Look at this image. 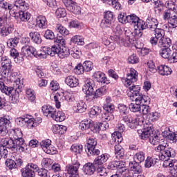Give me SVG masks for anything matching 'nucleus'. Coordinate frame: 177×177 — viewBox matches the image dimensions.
I'll list each match as a JSON object with an SVG mask.
<instances>
[{"instance_id": "1", "label": "nucleus", "mask_w": 177, "mask_h": 177, "mask_svg": "<svg viewBox=\"0 0 177 177\" xmlns=\"http://www.w3.org/2000/svg\"><path fill=\"white\" fill-rule=\"evenodd\" d=\"M136 81H138V72L136 70L131 68L130 73L127 74V77L124 81L125 86H129L127 91V96L130 97L132 102L136 103H140V102L150 103V98L140 93V86L132 84L133 82H136Z\"/></svg>"}, {"instance_id": "2", "label": "nucleus", "mask_w": 177, "mask_h": 177, "mask_svg": "<svg viewBox=\"0 0 177 177\" xmlns=\"http://www.w3.org/2000/svg\"><path fill=\"white\" fill-rule=\"evenodd\" d=\"M156 151H160L159 160L163 161V167L165 168H172L174 167L176 160H172L176 156L175 149L171 147H169L165 145H159L157 147L155 148Z\"/></svg>"}, {"instance_id": "3", "label": "nucleus", "mask_w": 177, "mask_h": 177, "mask_svg": "<svg viewBox=\"0 0 177 177\" xmlns=\"http://www.w3.org/2000/svg\"><path fill=\"white\" fill-rule=\"evenodd\" d=\"M23 84L20 83V79L15 82L14 87H8L3 82L0 81V91L7 96H10L11 103L16 104L20 101V92H21Z\"/></svg>"}, {"instance_id": "4", "label": "nucleus", "mask_w": 177, "mask_h": 177, "mask_svg": "<svg viewBox=\"0 0 177 177\" xmlns=\"http://www.w3.org/2000/svg\"><path fill=\"white\" fill-rule=\"evenodd\" d=\"M138 133L141 139L144 140L149 139L153 146L160 145V137L154 131V128L151 125L145 126L142 130H138Z\"/></svg>"}, {"instance_id": "5", "label": "nucleus", "mask_w": 177, "mask_h": 177, "mask_svg": "<svg viewBox=\"0 0 177 177\" xmlns=\"http://www.w3.org/2000/svg\"><path fill=\"white\" fill-rule=\"evenodd\" d=\"M1 143L3 146H6V149H10L12 151L19 150V151H24L27 150V145L24 143V140L22 137L15 138V140L10 138H2Z\"/></svg>"}, {"instance_id": "6", "label": "nucleus", "mask_w": 177, "mask_h": 177, "mask_svg": "<svg viewBox=\"0 0 177 177\" xmlns=\"http://www.w3.org/2000/svg\"><path fill=\"white\" fill-rule=\"evenodd\" d=\"M42 113L46 117H48L50 118H53L57 122H62L66 120V116L64 113L62 111H57L55 108L49 106L44 105L41 107Z\"/></svg>"}, {"instance_id": "7", "label": "nucleus", "mask_w": 177, "mask_h": 177, "mask_svg": "<svg viewBox=\"0 0 177 177\" xmlns=\"http://www.w3.org/2000/svg\"><path fill=\"white\" fill-rule=\"evenodd\" d=\"M124 35L126 37L124 39L122 37H117L116 42L122 46H131V45H133L135 44V41L136 40V37H135V35L130 29L126 28L124 31Z\"/></svg>"}, {"instance_id": "8", "label": "nucleus", "mask_w": 177, "mask_h": 177, "mask_svg": "<svg viewBox=\"0 0 177 177\" xmlns=\"http://www.w3.org/2000/svg\"><path fill=\"white\" fill-rule=\"evenodd\" d=\"M55 44H59V51L57 56L59 59H66L70 56V50L66 46V40L62 37H56L54 39Z\"/></svg>"}, {"instance_id": "9", "label": "nucleus", "mask_w": 177, "mask_h": 177, "mask_svg": "<svg viewBox=\"0 0 177 177\" xmlns=\"http://www.w3.org/2000/svg\"><path fill=\"white\" fill-rule=\"evenodd\" d=\"M8 16L3 15L0 17V35L1 37H8L13 32V25H8Z\"/></svg>"}, {"instance_id": "10", "label": "nucleus", "mask_w": 177, "mask_h": 177, "mask_svg": "<svg viewBox=\"0 0 177 177\" xmlns=\"http://www.w3.org/2000/svg\"><path fill=\"white\" fill-rule=\"evenodd\" d=\"M1 75L4 77V78H8V77H10L12 75V61L8 57H1Z\"/></svg>"}, {"instance_id": "11", "label": "nucleus", "mask_w": 177, "mask_h": 177, "mask_svg": "<svg viewBox=\"0 0 177 177\" xmlns=\"http://www.w3.org/2000/svg\"><path fill=\"white\" fill-rule=\"evenodd\" d=\"M105 128L107 129L109 128V124H106V127H104V124H92L91 120H84L80 123V129L82 131H86L88 129H91L92 132H99L101 128Z\"/></svg>"}, {"instance_id": "12", "label": "nucleus", "mask_w": 177, "mask_h": 177, "mask_svg": "<svg viewBox=\"0 0 177 177\" xmlns=\"http://www.w3.org/2000/svg\"><path fill=\"white\" fill-rule=\"evenodd\" d=\"M96 145L97 142L93 138H89L87 142V145L86 146V152L88 156H99L100 154V151L96 149Z\"/></svg>"}, {"instance_id": "13", "label": "nucleus", "mask_w": 177, "mask_h": 177, "mask_svg": "<svg viewBox=\"0 0 177 177\" xmlns=\"http://www.w3.org/2000/svg\"><path fill=\"white\" fill-rule=\"evenodd\" d=\"M10 15L15 19H20L21 21H30L31 19V14L26 10L19 11L18 12L15 10L9 11Z\"/></svg>"}, {"instance_id": "14", "label": "nucleus", "mask_w": 177, "mask_h": 177, "mask_svg": "<svg viewBox=\"0 0 177 177\" xmlns=\"http://www.w3.org/2000/svg\"><path fill=\"white\" fill-rule=\"evenodd\" d=\"M12 124V119L9 116H4L0 119V136L8 135V128Z\"/></svg>"}, {"instance_id": "15", "label": "nucleus", "mask_w": 177, "mask_h": 177, "mask_svg": "<svg viewBox=\"0 0 177 177\" xmlns=\"http://www.w3.org/2000/svg\"><path fill=\"white\" fill-rule=\"evenodd\" d=\"M62 2L69 12H72L74 15L81 14V7L77 5V3L74 2L73 0H62Z\"/></svg>"}, {"instance_id": "16", "label": "nucleus", "mask_w": 177, "mask_h": 177, "mask_svg": "<svg viewBox=\"0 0 177 177\" xmlns=\"http://www.w3.org/2000/svg\"><path fill=\"white\" fill-rule=\"evenodd\" d=\"M160 55L163 59H167L169 61L173 60L176 62L177 53L172 52L169 48H163L160 50Z\"/></svg>"}, {"instance_id": "17", "label": "nucleus", "mask_w": 177, "mask_h": 177, "mask_svg": "<svg viewBox=\"0 0 177 177\" xmlns=\"http://www.w3.org/2000/svg\"><path fill=\"white\" fill-rule=\"evenodd\" d=\"M40 147L44 153L47 154H55L56 150L52 147V141L49 139L44 140L40 142Z\"/></svg>"}, {"instance_id": "18", "label": "nucleus", "mask_w": 177, "mask_h": 177, "mask_svg": "<svg viewBox=\"0 0 177 177\" xmlns=\"http://www.w3.org/2000/svg\"><path fill=\"white\" fill-rule=\"evenodd\" d=\"M63 99H65L66 102H73L74 100V95L68 93L64 97H62L60 95H55L54 101L55 102V106L57 109H59L61 107V103L63 101Z\"/></svg>"}, {"instance_id": "19", "label": "nucleus", "mask_w": 177, "mask_h": 177, "mask_svg": "<svg viewBox=\"0 0 177 177\" xmlns=\"http://www.w3.org/2000/svg\"><path fill=\"white\" fill-rule=\"evenodd\" d=\"M128 21L127 23H131V26H133L136 28L145 27V21L140 19L136 15H128Z\"/></svg>"}, {"instance_id": "20", "label": "nucleus", "mask_w": 177, "mask_h": 177, "mask_svg": "<svg viewBox=\"0 0 177 177\" xmlns=\"http://www.w3.org/2000/svg\"><path fill=\"white\" fill-rule=\"evenodd\" d=\"M93 88H95V81L92 79H86L83 86V91L86 92L87 96L92 95L94 90Z\"/></svg>"}, {"instance_id": "21", "label": "nucleus", "mask_w": 177, "mask_h": 177, "mask_svg": "<svg viewBox=\"0 0 177 177\" xmlns=\"http://www.w3.org/2000/svg\"><path fill=\"white\" fill-rule=\"evenodd\" d=\"M78 169H80L79 162L70 165L67 169L66 177H79Z\"/></svg>"}, {"instance_id": "22", "label": "nucleus", "mask_w": 177, "mask_h": 177, "mask_svg": "<svg viewBox=\"0 0 177 177\" xmlns=\"http://www.w3.org/2000/svg\"><path fill=\"white\" fill-rule=\"evenodd\" d=\"M21 55L25 57H31L37 55V49L31 46H24L21 48Z\"/></svg>"}, {"instance_id": "23", "label": "nucleus", "mask_w": 177, "mask_h": 177, "mask_svg": "<svg viewBox=\"0 0 177 177\" xmlns=\"http://www.w3.org/2000/svg\"><path fill=\"white\" fill-rule=\"evenodd\" d=\"M118 168H119V169L125 168V162L122 160H113L109 162L107 166L108 169L114 170L117 169Z\"/></svg>"}, {"instance_id": "24", "label": "nucleus", "mask_w": 177, "mask_h": 177, "mask_svg": "<svg viewBox=\"0 0 177 177\" xmlns=\"http://www.w3.org/2000/svg\"><path fill=\"white\" fill-rule=\"evenodd\" d=\"M93 77L100 84H109V80H107L106 75L100 71L95 72Z\"/></svg>"}, {"instance_id": "25", "label": "nucleus", "mask_w": 177, "mask_h": 177, "mask_svg": "<svg viewBox=\"0 0 177 177\" xmlns=\"http://www.w3.org/2000/svg\"><path fill=\"white\" fill-rule=\"evenodd\" d=\"M36 26L39 27V28L45 30V28L48 27V20H46V17L44 15L37 16L36 17Z\"/></svg>"}, {"instance_id": "26", "label": "nucleus", "mask_w": 177, "mask_h": 177, "mask_svg": "<svg viewBox=\"0 0 177 177\" xmlns=\"http://www.w3.org/2000/svg\"><path fill=\"white\" fill-rule=\"evenodd\" d=\"M107 160H109L107 153H102L95 158L93 163L95 167H101L104 162H107Z\"/></svg>"}, {"instance_id": "27", "label": "nucleus", "mask_w": 177, "mask_h": 177, "mask_svg": "<svg viewBox=\"0 0 177 177\" xmlns=\"http://www.w3.org/2000/svg\"><path fill=\"white\" fill-rule=\"evenodd\" d=\"M142 104H150V102H136V103H131L129 105V109L130 111H132L133 113H138L140 111V107Z\"/></svg>"}, {"instance_id": "28", "label": "nucleus", "mask_w": 177, "mask_h": 177, "mask_svg": "<svg viewBox=\"0 0 177 177\" xmlns=\"http://www.w3.org/2000/svg\"><path fill=\"white\" fill-rule=\"evenodd\" d=\"M96 167L95 165V163H86L84 165V174H86V175H93V174H95V171H96V168L95 167Z\"/></svg>"}, {"instance_id": "29", "label": "nucleus", "mask_w": 177, "mask_h": 177, "mask_svg": "<svg viewBox=\"0 0 177 177\" xmlns=\"http://www.w3.org/2000/svg\"><path fill=\"white\" fill-rule=\"evenodd\" d=\"M14 6L17 9H19V11L28 10V8H30L28 3H26L24 0H17L14 3Z\"/></svg>"}, {"instance_id": "30", "label": "nucleus", "mask_w": 177, "mask_h": 177, "mask_svg": "<svg viewBox=\"0 0 177 177\" xmlns=\"http://www.w3.org/2000/svg\"><path fill=\"white\" fill-rule=\"evenodd\" d=\"M164 138L170 142H175L177 141V134L174 132L171 131L169 129L165 130L162 132Z\"/></svg>"}, {"instance_id": "31", "label": "nucleus", "mask_w": 177, "mask_h": 177, "mask_svg": "<svg viewBox=\"0 0 177 177\" xmlns=\"http://www.w3.org/2000/svg\"><path fill=\"white\" fill-rule=\"evenodd\" d=\"M158 71L160 75H171L172 69L168 66L160 65L157 66Z\"/></svg>"}, {"instance_id": "32", "label": "nucleus", "mask_w": 177, "mask_h": 177, "mask_svg": "<svg viewBox=\"0 0 177 177\" xmlns=\"http://www.w3.org/2000/svg\"><path fill=\"white\" fill-rule=\"evenodd\" d=\"M65 82L71 88H75V86H78L79 84L78 79L74 76H68L65 80Z\"/></svg>"}, {"instance_id": "33", "label": "nucleus", "mask_w": 177, "mask_h": 177, "mask_svg": "<svg viewBox=\"0 0 177 177\" xmlns=\"http://www.w3.org/2000/svg\"><path fill=\"white\" fill-rule=\"evenodd\" d=\"M129 167L131 171H133V174L136 175H138V174H140L142 172V167L136 162H130Z\"/></svg>"}, {"instance_id": "34", "label": "nucleus", "mask_w": 177, "mask_h": 177, "mask_svg": "<svg viewBox=\"0 0 177 177\" xmlns=\"http://www.w3.org/2000/svg\"><path fill=\"white\" fill-rule=\"evenodd\" d=\"M154 3L155 13L158 16L162 12H164L165 7L164 6V3H162L160 0H155Z\"/></svg>"}, {"instance_id": "35", "label": "nucleus", "mask_w": 177, "mask_h": 177, "mask_svg": "<svg viewBox=\"0 0 177 177\" xmlns=\"http://www.w3.org/2000/svg\"><path fill=\"white\" fill-rule=\"evenodd\" d=\"M114 149L116 158H123L125 156V151L122 147L120 145H115Z\"/></svg>"}, {"instance_id": "36", "label": "nucleus", "mask_w": 177, "mask_h": 177, "mask_svg": "<svg viewBox=\"0 0 177 177\" xmlns=\"http://www.w3.org/2000/svg\"><path fill=\"white\" fill-rule=\"evenodd\" d=\"M101 120L104 122H109V121H113L114 120V113L104 111L101 115Z\"/></svg>"}, {"instance_id": "37", "label": "nucleus", "mask_w": 177, "mask_h": 177, "mask_svg": "<svg viewBox=\"0 0 177 177\" xmlns=\"http://www.w3.org/2000/svg\"><path fill=\"white\" fill-rule=\"evenodd\" d=\"M60 46L58 45H53L50 46V47H46L47 48V55L49 56H55V55H58L59 53V48Z\"/></svg>"}, {"instance_id": "38", "label": "nucleus", "mask_w": 177, "mask_h": 177, "mask_svg": "<svg viewBox=\"0 0 177 177\" xmlns=\"http://www.w3.org/2000/svg\"><path fill=\"white\" fill-rule=\"evenodd\" d=\"M29 37L31 38L32 41L35 42V44H41L42 42V38H41V35L38 32H31L29 33Z\"/></svg>"}, {"instance_id": "39", "label": "nucleus", "mask_w": 177, "mask_h": 177, "mask_svg": "<svg viewBox=\"0 0 177 177\" xmlns=\"http://www.w3.org/2000/svg\"><path fill=\"white\" fill-rule=\"evenodd\" d=\"M158 45L160 48H169L171 46V39L165 37L160 39Z\"/></svg>"}, {"instance_id": "40", "label": "nucleus", "mask_w": 177, "mask_h": 177, "mask_svg": "<svg viewBox=\"0 0 177 177\" xmlns=\"http://www.w3.org/2000/svg\"><path fill=\"white\" fill-rule=\"evenodd\" d=\"M19 41L20 39L17 37L10 38L7 41V46L10 48H16L19 45Z\"/></svg>"}, {"instance_id": "41", "label": "nucleus", "mask_w": 177, "mask_h": 177, "mask_svg": "<svg viewBox=\"0 0 177 177\" xmlns=\"http://www.w3.org/2000/svg\"><path fill=\"white\" fill-rule=\"evenodd\" d=\"M127 125L131 129H136V128H138L140 125V122L138 118H131Z\"/></svg>"}, {"instance_id": "42", "label": "nucleus", "mask_w": 177, "mask_h": 177, "mask_svg": "<svg viewBox=\"0 0 177 177\" xmlns=\"http://www.w3.org/2000/svg\"><path fill=\"white\" fill-rule=\"evenodd\" d=\"M147 28V24L145 22V26L136 28V26H134V35L137 36L138 38H140L142 35H143V30H146Z\"/></svg>"}, {"instance_id": "43", "label": "nucleus", "mask_w": 177, "mask_h": 177, "mask_svg": "<svg viewBox=\"0 0 177 177\" xmlns=\"http://www.w3.org/2000/svg\"><path fill=\"white\" fill-rule=\"evenodd\" d=\"M134 162H137L140 164V162H143L145 159V153L143 151H139L134 155Z\"/></svg>"}, {"instance_id": "44", "label": "nucleus", "mask_w": 177, "mask_h": 177, "mask_svg": "<svg viewBox=\"0 0 177 177\" xmlns=\"http://www.w3.org/2000/svg\"><path fill=\"white\" fill-rule=\"evenodd\" d=\"M55 30L57 32H59L62 35H68L70 34V32L67 28H66L64 26H62V24H57L55 26Z\"/></svg>"}, {"instance_id": "45", "label": "nucleus", "mask_w": 177, "mask_h": 177, "mask_svg": "<svg viewBox=\"0 0 177 177\" xmlns=\"http://www.w3.org/2000/svg\"><path fill=\"white\" fill-rule=\"evenodd\" d=\"M169 24L168 26L169 28H176L177 27V13L175 12L174 15H172L169 19L168 21Z\"/></svg>"}, {"instance_id": "46", "label": "nucleus", "mask_w": 177, "mask_h": 177, "mask_svg": "<svg viewBox=\"0 0 177 177\" xmlns=\"http://www.w3.org/2000/svg\"><path fill=\"white\" fill-rule=\"evenodd\" d=\"M102 96H103V91L100 88H98L95 91L93 90L92 94H90L88 97L91 99V100H93L98 99V97H102Z\"/></svg>"}, {"instance_id": "47", "label": "nucleus", "mask_w": 177, "mask_h": 177, "mask_svg": "<svg viewBox=\"0 0 177 177\" xmlns=\"http://www.w3.org/2000/svg\"><path fill=\"white\" fill-rule=\"evenodd\" d=\"M100 113H102V108H100V106H95L91 109L89 112L90 117L93 118V117L99 115Z\"/></svg>"}, {"instance_id": "48", "label": "nucleus", "mask_w": 177, "mask_h": 177, "mask_svg": "<svg viewBox=\"0 0 177 177\" xmlns=\"http://www.w3.org/2000/svg\"><path fill=\"white\" fill-rule=\"evenodd\" d=\"M113 32L115 34V36L114 37V41H117V37H120L122 34V29H121V26L118 24H115L113 27Z\"/></svg>"}, {"instance_id": "49", "label": "nucleus", "mask_w": 177, "mask_h": 177, "mask_svg": "<svg viewBox=\"0 0 177 177\" xmlns=\"http://www.w3.org/2000/svg\"><path fill=\"white\" fill-rule=\"evenodd\" d=\"M27 121H28V118H26V116L17 118L15 119L16 124L19 125V127H25V125H27Z\"/></svg>"}, {"instance_id": "50", "label": "nucleus", "mask_w": 177, "mask_h": 177, "mask_svg": "<svg viewBox=\"0 0 177 177\" xmlns=\"http://www.w3.org/2000/svg\"><path fill=\"white\" fill-rule=\"evenodd\" d=\"M10 134L13 136L14 139H17L19 138L23 137V133L19 129H12L10 130Z\"/></svg>"}, {"instance_id": "51", "label": "nucleus", "mask_w": 177, "mask_h": 177, "mask_svg": "<svg viewBox=\"0 0 177 177\" xmlns=\"http://www.w3.org/2000/svg\"><path fill=\"white\" fill-rule=\"evenodd\" d=\"M154 31L155 37L159 39H162L165 35V32L162 29L157 28L152 29L151 31Z\"/></svg>"}, {"instance_id": "52", "label": "nucleus", "mask_w": 177, "mask_h": 177, "mask_svg": "<svg viewBox=\"0 0 177 177\" xmlns=\"http://www.w3.org/2000/svg\"><path fill=\"white\" fill-rule=\"evenodd\" d=\"M46 56H48L47 48L44 47L39 52L36 51V55L35 57H39V59H46Z\"/></svg>"}, {"instance_id": "53", "label": "nucleus", "mask_w": 177, "mask_h": 177, "mask_svg": "<svg viewBox=\"0 0 177 177\" xmlns=\"http://www.w3.org/2000/svg\"><path fill=\"white\" fill-rule=\"evenodd\" d=\"M27 128L31 129L32 128H37L38 127V122H35L34 119H30L28 118V120L26 121Z\"/></svg>"}, {"instance_id": "54", "label": "nucleus", "mask_w": 177, "mask_h": 177, "mask_svg": "<svg viewBox=\"0 0 177 177\" xmlns=\"http://www.w3.org/2000/svg\"><path fill=\"white\" fill-rule=\"evenodd\" d=\"M6 165L7 168H9V169H15L17 168L16 161L12 159H7L6 161Z\"/></svg>"}, {"instance_id": "55", "label": "nucleus", "mask_w": 177, "mask_h": 177, "mask_svg": "<svg viewBox=\"0 0 177 177\" xmlns=\"http://www.w3.org/2000/svg\"><path fill=\"white\" fill-rule=\"evenodd\" d=\"M77 110L78 113H84L86 111V104L85 102L80 101L77 104Z\"/></svg>"}, {"instance_id": "56", "label": "nucleus", "mask_w": 177, "mask_h": 177, "mask_svg": "<svg viewBox=\"0 0 177 177\" xmlns=\"http://www.w3.org/2000/svg\"><path fill=\"white\" fill-rule=\"evenodd\" d=\"M21 175L23 177H35V174L30 171L26 167L22 170Z\"/></svg>"}, {"instance_id": "57", "label": "nucleus", "mask_w": 177, "mask_h": 177, "mask_svg": "<svg viewBox=\"0 0 177 177\" xmlns=\"http://www.w3.org/2000/svg\"><path fill=\"white\" fill-rule=\"evenodd\" d=\"M149 104H141L140 106V113H142L144 115H146L150 113V106L148 105Z\"/></svg>"}, {"instance_id": "58", "label": "nucleus", "mask_w": 177, "mask_h": 177, "mask_svg": "<svg viewBox=\"0 0 177 177\" xmlns=\"http://www.w3.org/2000/svg\"><path fill=\"white\" fill-rule=\"evenodd\" d=\"M175 15V12L172 10H166L163 13L164 20H170L171 17Z\"/></svg>"}, {"instance_id": "59", "label": "nucleus", "mask_w": 177, "mask_h": 177, "mask_svg": "<svg viewBox=\"0 0 177 177\" xmlns=\"http://www.w3.org/2000/svg\"><path fill=\"white\" fill-rule=\"evenodd\" d=\"M8 156V149H6V147L1 142L0 145V160L3 157L6 158Z\"/></svg>"}, {"instance_id": "60", "label": "nucleus", "mask_w": 177, "mask_h": 177, "mask_svg": "<svg viewBox=\"0 0 177 177\" xmlns=\"http://www.w3.org/2000/svg\"><path fill=\"white\" fill-rule=\"evenodd\" d=\"M83 67L84 71H92V68H93V63H92L91 61H86L83 63Z\"/></svg>"}, {"instance_id": "61", "label": "nucleus", "mask_w": 177, "mask_h": 177, "mask_svg": "<svg viewBox=\"0 0 177 177\" xmlns=\"http://www.w3.org/2000/svg\"><path fill=\"white\" fill-rule=\"evenodd\" d=\"M84 71L85 70L84 69V64L82 65V64H79L74 68V73H75V74H77V75L84 74Z\"/></svg>"}, {"instance_id": "62", "label": "nucleus", "mask_w": 177, "mask_h": 177, "mask_svg": "<svg viewBox=\"0 0 177 177\" xmlns=\"http://www.w3.org/2000/svg\"><path fill=\"white\" fill-rule=\"evenodd\" d=\"M26 95L30 102H34V100H35V94L34 93V91L32 89L28 88L26 90Z\"/></svg>"}, {"instance_id": "63", "label": "nucleus", "mask_w": 177, "mask_h": 177, "mask_svg": "<svg viewBox=\"0 0 177 177\" xmlns=\"http://www.w3.org/2000/svg\"><path fill=\"white\" fill-rule=\"evenodd\" d=\"M55 14L57 17H66L67 13L66 12V9L59 8L55 11Z\"/></svg>"}, {"instance_id": "64", "label": "nucleus", "mask_w": 177, "mask_h": 177, "mask_svg": "<svg viewBox=\"0 0 177 177\" xmlns=\"http://www.w3.org/2000/svg\"><path fill=\"white\" fill-rule=\"evenodd\" d=\"M71 150L74 153H76V154H80L82 151V145H73L71 146Z\"/></svg>"}]
</instances>
